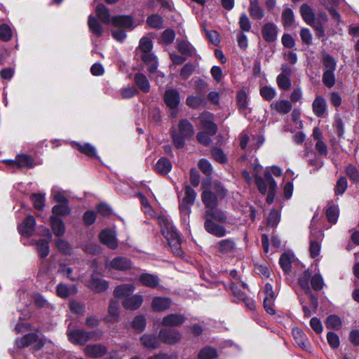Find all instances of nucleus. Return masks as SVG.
Here are the masks:
<instances>
[{"mask_svg":"<svg viewBox=\"0 0 359 359\" xmlns=\"http://www.w3.org/2000/svg\"><path fill=\"white\" fill-rule=\"evenodd\" d=\"M163 101L165 105L170 109V117L172 119L173 125L170 130L174 146L180 149V121H177V107L180 104V93L175 89L166 90Z\"/></svg>","mask_w":359,"mask_h":359,"instance_id":"nucleus-1","label":"nucleus"},{"mask_svg":"<svg viewBox=\"0 0 359 359\" xmlns=\"http://www.w3.org/2000/svg\"><path fill=\"white\" fill-rule=\"evenodd\" d=\"M161 226V232L168 241L172 252L177 257H180V233L176 227L164 215L158 217Z\"/></svg>","mask_w":359,"mask_h":359,"instance_id":"nucleus-2","label":"nucleus"},{"mask_svg":"<svg viewBox=\"0 0 359 359\" xmlns=\"http://www.w3.org/2000/svg\"><path fill=\"white\" fill-rule=\"evenodd\" d=\"M35 331L29 332L20 338L16 339V347L22 349L30 346V351L33 354L43 349L47 343V339L45 336L39 337L37 334L39 332V328L36 329Z\"/></svg>","mask_w":359,"mask_h":359,"instance_id":"nucleus-3","label":"nucleus"},{"mask_svg":"<svg viewBox=\"0 0 359 359\" xmlns=\"http://www.w3.org/2000/svg\"><path fill=\"white\" fill-rule=\"evenodd\" d=\"M225 195V189L221 184L215 181L209 187L203 188L201 199L208 210L215 208L218 205V198Z\"/></svg>","mask_w":359,"mask_h":359,"instance_id":"nucleus-4","label":"nucleus"},{"mask_svg":"<svg viewBox=\"0 0 359 359\" xmlns=\"http://www.w3.org/2000/svg\"><path fill=\"white\" fill-rule=\"evenodd\" d=\"M255 181L258 190L263 195L266 194L268 189H276V183L269 171L264 172V177L256 174Z\"/></svg>","mask_w":359,"mask_h":359,"instance_id":"nucleus-5","label":"nucleus"},{"mask_svg":"<svg viewBox=\"0 0 359 359\" xmlns=\"http://www.w3.org/2000/svg\"><path fill=\"white\" fill-rule=\"evenodd\" d=\"M158 338L165 344L174 345L180 339V332L175 327L161 328L158 332Z\"/></svg>","mask_w":359,"mask_h":359,"instance_id":"nucleus-6","label":"nucleus"},{"mask_svg":"<svg viewBox=\"0 0 359 359\" xmlns=\"http://www.w3.org/2000/svg\"><path fill=\"white\" fill-rule=\"evenodd\" d=\"M86 285L91 291L100 293L107 290L109 288V282L104 279L100 278L97 274L93 273L91 274Z\"/></svg>","mask_w":359,"mask_h":359,"instance_id":"nucleus-7","label":"nucleus"},{"mask_svg":"<svg viewBox=\"0 0 359 359\" xmlns=\"http://www.w3.org/2000/svg\"><path fill=\"white\" fill-rule=\"evenodd\" d=\"M280 69L281 73L276 78L277 85L279 88L283 90H288L292 86L290 80L292 69L287 65H283Z\"/></svg>","mask_w":359,"mask_h":359,"instance_id":"nucleus-8","label":"nucleus"},{"mask_svg":"<svg viewBox=\"0 0 359 359\" xmlns=\"http://www.w3.org/2000/svg\"><path fill=\"white\" fill-rule=\"evenodd\" d=\"M111 24L114 27L123 29L132 30L134 29V18L130 15H116L111 18Z\"/></svg>","mask_w":359,"mask_h":359,"instance_id":"nucleus-9","label":"nucleus"},{"mask_svg":"<svg viewBox=\"0 0 359 359\" xmlns=\"http://www.w3.org/2000/svg\"><path fill=\"white\" fill-rule=\"evenodd\" d=\"M35 226V217L32 215H29L25 218L22 222L18 226V231L22 236L29 238L34 233Z\"/></svg>","mask_w":359,"mask_h":359,"instance_id":"nucleus-10","label":"nucleus"},{"mask_svg":"<svg viewBox=\"0 0 359 359\" xmlns=\"http://www.w3.org/2000/svg\"><path fill=\"white\" fill-rule=\"evenodd\" d=\"M88 331L83 329H74L67 333L68 339L74 345H85L88 341Z\"/></svg>","mask_w":359,"mask_h":359,"instance_id":"nucleus-11","label":"nucleus"},{"mask_svg":"<svg viewBox=\"0 0 359 359\" xmlns=\"http://www.w3.org/2000/svg\"><path fill=\"white\" fill-rule=\"evenodd\" d=\"M99 240L100 243L107 245L111 250H115L118 247V243L115 233L111 230H102L99 233Z\"/></svg>","mask_w":359,"mask_h":359,"instance_id":"nucleus-12","label":"nucleus"},{"mask_svg":"<svg viewBox=\"0 0 359 359\" xmlns=\"http://www.w3.org/2000/svg\"><path fill=\"white\" fill-rule=\"evenodd\" d=\"M203 128L210 135H214L217 132V126L213 122V115L210 112H204L200 116Z\"/></svg>","mask_w":359,"mask_h":359,"instance_id":"nucleus-13","label":"nucleus"},{"mask_svg":"<svg viewBox=\"0 0 359 359\" xmlns=\"http://www.w3.org/2000/svg\"><path fill=\"white\" fill-rule=\"evenodd\" d=\"M141 344L149 349H158L161 347V340L158 338V335L156 336L154 334H144L140 338Z\"/></svg>","mask_w":359,"mask_h":359,"instance_id":"nucleus-14","label":"nucleus"},{"mask_svg":"<svg viewBox=\"0 0 359 359\" xmlns=\"http://www.w3.org/2000/svg\"><path fill=\"white\" fill-rule=\"evenodd\" d=\"M85 354L92 358H98L107 353V348L101 344L88 345L84 349Z\"/></svg>","mask_w":359,"mask_h":359,"instance_id":"nucleus-15","label":"nucleus"},{"mask_svg":"<svg viewBox=\"0 0 359 359\" xmlns=\"http://www.w3.org/2000/svg\"><path fill=\"white\" fill-rule=\"evenodd\" d=\"M132 261L129 258L125 257H116L109 264L110 268L122 271L130 270L132 268Z\"/></svg>","mask_w":359,"mask_h":359,"instance_id":"nucleus-16","label":"nucleus"},{"mask_svg":"<svg viewBox=\"0 0 359 359\" xmlns=\"http://www.w3.org/2000/svg\"><path fill=\"white\" fill-rule=\"evenodd\" d=\"M141 60L144 65L148 66L147 71L149 74L155 73L158 66L156 56L151 52L143 53L141 55Z\"/></svg>","mask_w":359,"mask_h":359,"instance_id":"nucleus-17","label":"nucleus"},{"mask_svg":"<svg viewBox=\"0 0 359 359\" xmlns=\"http://www.w3.org/2000/svg\"><path fill=\"white\" fill-rule=\"evenodd\" d=\"M262 34L266 41L273 42L277 39V26L272 22H267L263 26L262 29Z\"/></svg>","mask_w":359,"mask_h":359,"instance_id":"nucleus-18","label":"nucleus"},{"mask_svg":"<svg viewBox=\"0 0 359 359\" xmlns=\"http://www.w3.org/2000/svg\"><path fill=\"white\" fill-rule=\"evenodd\" d=\"M142 296L136 294L125 298L122 302V305L126 309L137 310L142 306Z\"/></svg>","mask_w":359,"mask_h":359,"instance_id":"nucleus-19","label":"nucleus"},{"mask_svg":"<svg viewBox=\"0 0 359 359\" xmlns=\"http://www.w3.org/2000/svg\"><path fill=\"white\" fill-rule=\"evenodd\" d=\"M49 220L50 226L55 236L57 237L62 236L65 233V226L63 220L55 215H50Z\"/></svg>","mask_w":359,"mask_h":359,"instance_id":"nucleus-20","label":"nucleus"},{"mask_svg":"<svg viewBox=\"0 0 359 359\" xmlns=\"http://www.w3.org/2000/svg\"><path fill=\"white\" fill-rule=\"evenodd\" d=\"M171 301L169 298L155 297L151 301V309L156 312L165 311L170 308Z\"/></svg>","mask_w":359,"mask_h":359,"instance_id":"nucleus-21","label":"nucleus"},{"mask_svg":"<svg viewBox=\"0 0 359 359\" xmlns=\"http://www.w3.org/2000/svg\"><path fill=\"white\" fill-rule=\"evenodd\" d=\"M135 291L133 284L126 283L116 286L114 290V295L116 298H126L132 295Z\"/></svg>","mask_w":359,"mask_h":359,"instance_id":"nucleus-22","label":"nucleus"},{"mask_svg":"<svg viewBox=\"0 0 359 359\" xmlns=\"http://www.w3.org/2000/svg\"><path fill=\"white\" fill-rule=\"evenodd\" d=\"M172 163L166 157H161L154 165V170L158 174L165 176L172 169Z\"/></svg>","mask_w":359,"mask_h":359,"instance_id":"nucleus-23","label":"nucleus"},{"mask_svg":"<svg viewBox=\"0 0 359 359\" xmlns=\"http://www.w3.org/2000/svg\"><path fill=\"white\" fill-rule=\"evenodd\" d=\"M204 226L208 233L215 236L222 237L226 234L225 229L223 226L214 223L210 218H205Z\"/></svg>","mask_w":359,"mask_h":359,"instance_id":"nucleus-24","label":"nucleus"},{"mask_svg":"<svg viewBox=\"0 0 359 359\" xmlns=\"http://www.w3.org/2000/svg\"><path fill=\"white\" fill-rule=\"evenodd\" d=\"M270 107L280 114H287L292 109V104L287 100H281L273 102Z\"/></svg>","mask_w":359,"mask_h":359,"instance_id":"nucleus-25","label":"nucleus"},{"mask_svg":"<svg viewBox=\"0 0 359 359\" xmlns=\"http://www.w3.org/2000/svg\"><path fill=\"white\" fill-rule=\"evenodd\" d=\"M250 16L256 20H261L265 15L264 8L259 5L258 0H251L248 8Z\"/></svg>","mask_w":359,"mask_h":359,"instance_id":"nucleus-26","label":"nucleus"},{"mask_svg":"<svg viewBox=\"0 0 359 359\" xmlns=\"http://www.w3.org/2000/svg\"><path fill=\"white\" fill-rule=\"evenodd\" d=\"M108 313L109 318H104L106 323L117 322L119 318V303L116 300H111L109 304Z\"/></svg>","mask_w":359,"mask_h":359,"instance_id":"nucleus-27","label":"nucleus"},{"mask_svg":"<svg viewBox=\"0 0 359 359\" xmlns=\"http://www.w3.org/2000/svg\"><path fill=\"white\" fill-rule=\"evenodd\" d=\"M88 26L90 32L97 37H100L102 35L103 27L99 20L93 15L88 16Z\"/></svg>","mask_w":359,"mask_h":359,"instance_id":"nucleus-28","label":"nucleus"},{"mask_svg":"<svg viewBox=\"0 0 359 359\" xmlns=\"http://www.w3.org/2000/svg\"><path fill=\"white\" fill-rule=\"evenodd\" d=\"M134 81L138 88L143 93H147L150 90V83L147 76L142 73H136L134 76Z\"/></svg>","mask_w":359,"mask_h":359,"instance_id":"nucleus-29","label":"nucleus"},{"mask_svg":"<svg viewBox=\"0 0 359 359\" xmlns=\"http://www.w3.org/2000/svg\"><path fill=\"white\" fill-rule=\"evenodd\" d=\"M339 210L337 205H335L333 201H330L327 203V207L325 210V215L329 222L335 224L338 219Z\"/></svg>","mask_w":359,"mask_h":359,"instance_id":"nucleus-30","label":"nucleus"},{"mask_svg":"<svg viewBox=\"0 0 359 359\" xmlns=\"http://www.w3.org/2000/svg\"><path fill=\"white\" fill-rule=\"evenodd\" d=\"M74 147L80 153L83 154L90 158H94L96 156V149L90 143L81 144L79 142H74Z\"/></svg>","mask_w":359,"mask_h":359,"instance_id":"nucleus-31","label":"nucleus"},{"mask_svg":"<svg viewBox=\"0 0 359 359\" xmlns=\"http://www.w3.org/2000/svg\"><path fill=\"white\" fill-rule=\"evenodd\" d=\"M139 280L143 285L152 288H155L159 285L158 278L150 273H142Z\"/></svg>","mask_w":359,"mask_h":359,"instance_id":"nucleus-32","label":"nucleus"},{"mask_svg":"<svg viewBox=\"0 0 359 359\" xmlns=\"http://www.w3.org/2000/svg\"><path fill=\"white\" fill-rule=\"evenodd\" d=\"M95 13L100 21L106 25L109 24L111 22L109 11L103 4L97 5Z\"/></svg>","mask_w":359,"mask_h":359,"instance_id":"nucleus-33","label":"nucleus"},{"mask_svg":"<svg viewBox=\"0 0 359 359\" xmlns=\"http://www.w3.org/2000/svg\"><path fill=\"white\" fill-rule=\"evenodd\" d=\"M130 325L136 332L142 333L144 331L147 326L146 318L144 315H137L134 317Z\"/></svg>","mask_w":359,"mask_h":359,"instance_id":"nucleus-34","label":"nucleus"},{"mask_svg":"<svg viewBox=\"0 0 359 359\" xmlns=\"http://www.w3.org/2000/svg\"><path fill=\"white\" fill-rule=\"evenodd\" d=\"M313 113L318 116H323L326 109V102L323 97H317L313 102L312 104Z\"/></svg>","mask_w":359,"mask_h":359,"instance_id":"nucleus-35","label":"nucleus"},{"mask_svg":"<svg viewBox=\"0 0 359 359\" xmlns=\"http://www.w3.org/2000/svg\"><path fill=\"white\" fill-rule=\"evenodd\" d=\"M300 14L304 22L309 24H313L315 20V14L311 8L306 4H304L300 7Z\"/></svg>","mask_w":359,"mask_h":359,"instance_id":"nucleus-36","label":"nucleus"},{"mask_svg":"<svg viewBox=\"0 0 359 359\" xmlns=\"http://www.w3.org/2000/svg\"><path fill=\"white\" fill-rule=\"evenodd\" d=\"M17 167L19 168H32L34 167V159L27 154H18L17 156Z\"/></svg>","mask_w":359,"mask_h":359,"instance_id":"nucleus-37","label":"nucleus"},{"mask_svg":"<svg viewBox=\"0 0 359 359\" xmlns=\"http://www.w3.org/2000/svg\"><path fill=\"white\" fill-rule=\"evenodd\" d=\"M235 243L231 239L222 240L217 244L218 250L224 254L233 252L235 250Z\"/></svg>","mask_w":359,"mask_h":359,"instance_id":"nucleus-38","label":"nucleus"},{"mask_svg":"<svg viewBox=\"0 0 359 359\" xmlns=\"http://www.w3.org/2000/svg\"><path fill=\"white\" fill-rule=\"evenodd\" d=\"M52 215L56 217H65L71 213V208L69 204L60 203L52 208Z\"/></svg>","mask_w":359,"mask_h":359,"instance_id":"nucleus-39","label":"nucleus"},{"mask_svg":"<svg viewBox=\"0 0 359 359\" xmlns=\"http://www.w3.org/2000/svg\"><path fill=\"white\" fill-rule=\"evenodd\" d=\"M311 278V273L309 271H305L299 278V284L306 294H310L311 291L309 285Z\"/></svg>","mask_w":359,"mask_h":359,"instance_id":"nucleus-40","label":"nucleus"},{"mask_svg":"<svg viewBox=\"0 0 359 359\" xmlns=\"http://www.w3.org/2000/svg\"><path fill=\"white\" fill-rule=\"evenodd\" d=\"M195 55V49L188 42L181 40V62Z\"/></svg>","mask_w":359,"mask_h":359,"instance_id":"nucleus-41","label":"nucleus"},{"mask_svg":"<svg viewBox=\"0 0 359 359\" xmlns=\"http://www.w3.org/2000/svg\"><path fill=\"white\" fill-rule=\"evenodd\" d=\"M49 242L46 239H39L37 241V252L41 259H44L48 255L50 252Z\"/></svg>","mask_w":359,"mask_h":359,"instance_id":"nucleus-42","label":"nucleus"},{"mask_svg":"<svg viewBox=\"0 0 359 359\" xmlns=\"http://www.w3.org/2000/svg\"><path fill=\"white\" fill-rule=\"evenodd\" d=\"M161 325L168 327L180 325V313L167 315L163 318Z\"/></svg>","mask_w":359,"mask_h":359,"instance_id":"nucleus-43","label":"nucleus"},{"mask_svg":"<svg viewBox=\"0 0 359 359\" xmlns=\"http://www.w3.org/2000/svg\"><path fill=\"white\" fill-rule=\"evenodd\" d=\"M292 258L293 256L289 253H284L280 257V265L285 273H289L291 271Z\"/></svg>","mask_w":359,"mask_h":359,"instance_id":"nucleus-44","label":"nucleus"},{"mask_svg":"<svg viewBox=\"0 0 359 359\" xmlns=\"http://www.w3.org/2000/svg\"><path fill=\"white\" fill-rule=\"evenodd\" d=\"M292 334L296 343L302 348H306L308 339L304 333L300 329L295 328L292 330Z\"/></svg>","mask_w":359,"mask_h":359,"instance_id":"nucleus-45","label":"nucleus"},{"mask_svg":"<svg viewBox=\"0 0 359 359\" xmlns=\"http://www.w3.org/2000/svg\"><path fill=\"white\" fill-rule=\"evenodd\" d=\"M147 23L151 28L161 29L163 27V20L158 14H152L148 16Z\"/></svg>","mask_w":359,"mask_h":359,"instance_id":"nucleus-46","label":"nucleus"},{"mask_svg":"<svg viewBox=\"0 0 359 359\" xmlns=\"http://www.w3.org/2000/svg\"><path fill=\"white\" fill-rule=\"evenodd\" d=\"M193 126L187 120L181 121V138H189L194 135Z\"/></svg>","mask_w":359,"mask_h":359,"instance_id":"nucleus-47","label":"nucleus"},{"mask_svg":"<svg viewBox=\"0 0 359 359\" xmlns=\"http://www.w3.org/2000/svg\"><path fill=\"white\" fill-rule=\"evenodd\" d=\"M241 287L243 288H246L247 285L243 282L232 283L231 287L233 296L237 297V299L238 300H242L246 296L245 292H243L241 290Z\"/></svg>","mask_w":359,"mask_h":359,"instance_id":"nucleus-48","label":"nucleus"},{"mask_svg":"<svg viewBox=\"0 0 359 359\" xmlns=\"http://www.w3.org/2000/svg\"><path fill=\"white\" fill-rule=\"evenodd\" d=\"M30 199L32 201L33 205L35 209L43 210L45 206V196L42 194H32L30 196Z\"/></svg>","mask_w":359,"mask_h":359,"instance_id":"nucleus-49","label":"nucleus"},{"mask_svg":"<svg viewBox=\"0 0 359 359\" xmlns=\"http://www.w3.org/2000/svg\"><path fill=\"white\" fill-rule=\"evenodd\" d=\"M283 24L285 27H291L294 21V13L291 8L284 9L282 13Z\"/></svg>","mask_w":359,"mask_h":359,"instance_id":"nucleus-50","label":"nucleus"},{"mask_svg":"<svg viewBox=\"0 0 359 359\" xmlns=\"http://www.w3.org/2000/svg\"><path fill=\"white\" fill-rule=\"evenodd\" d=\"M212 217L215 220L224 222L226 220L224 212L217 209H210L205 211V218Z\"/></svg>","mask_w":359,"mask_h":359,"instance_id":"nucleus-51","label":"nucleus"},{"mask_svg":"<svg viewBox=\"0 0 359 359\" xmlns=\"http://www.w3.org/2000/svg\"><path fill=\"white\" fill-rule=\"evenodd\" d=\"M196 191L189 186L186 187L185 196L183 198V203L184 205H191L194 204L196 198Z\"/></svg>","mask_w":359,"mask_h":359,"instance_id":"nucleus-52","label":"nucleus"},{"mask_svg":"<svg viewBox=\"0 0 359 359\" xmlns=\"http://www.w3.org/2000/svg\"><path fill=\"white\" fill-rule=\"evenodd\" d=\"M325 325L329 329L339 330L341 327V321L337 316L332 315L327 318Z\"/></svg>","mask_w":359,"mask_h":359,"instance_id":"nucleus-53","label":"nucleus"},{"mask_svg":"<svg viewBox=\"0 0 359 359\" xmlns=\"http://www.w3.org/2000/svg\"><path fill=\"white\" fill-rule=\"evenodd\" d=\"M217 356V353L216 350L210 346L203 348L198 353L199 359H213Z\"/></svg>","mask_w":359,"mask_h":359,"instance_id":"nucleus-54","label":"nucleus"},{"mask_svg":"<svg viewBox=\"0 0 359 359\" xmlns=\"http://www.w3.org/2000/svg\"><path fill=\"white\" fill-rule=\"evenodd\" d=\"M259 93L261 96L267 101L273 100L276 95L275 88L268 86L262 87Z\"/></svg>","mask_w":359,"mask_h":359,"instance_id":"nucleus-55","label":"nucleus"},{"mask_svg":"<svg viewBox=\"0 0 359 359\" xmlns=\"http://www.w3.org/2000/svg\"><path fill=\"white\" fill-rule=\"evenodd\" d=\"M323 62L325 67V71L334 72L337 63L335 60L330 55L326 54L323 57Z\"/></svg>","mask_w":359,"mask_h":359,"instance_id":"nucleus-56","label":"nucleus"},{"mask_svg":"<svg viewBox=\"0 0 359 359\" xmlns=\"http://www.w3.org/2000/svg\"><path fill=\"white\" fill-rule=\"evenodd\" d=\"M138 47L142 53L151 52L153 48V43L151 39L147 36L142 37L140 40Z\"/></svg>","mask_w":359,"mask_h":359,"instance_id":"nucleus-57","label":"nucleus"},{"mask_svg":"<svg viewBox=\"0 0 359 359\" xmlns=\"http://www.w3.org/2000/svg\"><path fill=\"white\" fill-rule=\"evenodd\" d=\"M239 27L242 32H250L251 29V22L246 13H243L241 15L239 21Z\"/></svg>","mask_w":359,"mask_h":359,"instance_id":"nucleus-58","label":"nucleus"},{"mask_svg":"<svg viewBox=\"0 0 359 359\" xmlns=\"http://www.w3.org/2000/svg\"><path fill=\"white\" fill-rule=\"evenodd\" d=\"M12 31L10 27L6 24L0 25V40L2 41H8L12 38Z\"/></svg>","mask_w":359,"mask_h":359,"instance_id":"nucleus-59","label":"nucleus"},{"mask_svg":"<svg viewBox=\"0 0 359 359\" xmlns=\"http://www.w3.org/2000/svg\"><path fill=\"white\" fill-rule=\"evenodd\" d=\"M348 187L347 180L344 177H341L337 182L334 193L337 196H341L345 191L346 190Z\"/></svg>","mask_w":359,"mask_h":359,"instance_id":"nucleus-60","label":"nucleus"},{"mask_svg":"<svg viewBox=\"0 0 359 359\" xmlns=\"http://www.w3.org/2000/svg\"><path fill=\"white\" fill-rule=\"evenodd\" d=\"M97 212L104 217H109L113 214L112 208L105 203H100L96 207Z\"/></svg>","mask_w":359,"mask_h":359,"instance_id":"nucleus-61","label":"nucleus"},{"mask_svg":"<svg viewBox=\"0 0 359 359\" xmlns=\"http://www.w3.org/2000/svg\"><path fill=\"white\" fill-rule=\"evenodd\" d=\"M186 102L190 107L196 109L204 103V97L191 95L187 98Z\"/></svg>","mask_w":359,"mask_h":359,"instance_id":"nucleus-62","label":"nucleus"},{"mask_svg":"<svg viewBox=\"0 0 359 359\" xmlns=\"http://www.w3.org/2000/svg\"><path fill=\"white\" fill-rule=\"evenodd\" d=\"M323 83L328 88H332L335 84V76L334 72L324 71L323 75Z\"/></svg>","mask_w":359,"mask_h":359,"instance_id":"nucleus-63","label":"nucleus"},{"mask_svg":"<svg viewBox=\"0 0 359 359\" xmlns=\"http://www.w3.org/2000/svg\"><path fill=\"white\" fill-rule=\"evenodd\" d=\"M237 104L240 110H245L248 108V95L245 91L238 92Z\"/></svg>","mask_w":359,"mask_h":359,"instance_id":"nucleus-64","label":"nucleus"}]
</instances>
